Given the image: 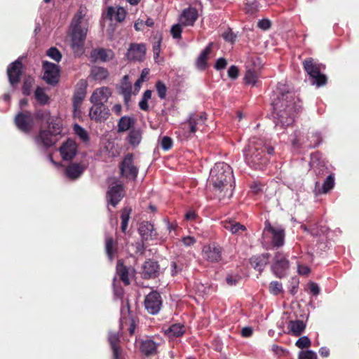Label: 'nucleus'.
Instances as JSON below:
<instances>
[{"instance_id":"f257e3e1","label":"nucleus","mask_w":359,"mask_h":359,"mask_svg":"<svg viewBox=\"0 0 359 359\" xmlns=\"http://www.w3.org/2000/svg\"><path fill=\"white\" fill-rule=\"evenodd\" d=\"M278 95L273 100L272 105L276 124L281 126H288L293 123L294 116L299 111L294 95L290 88L284 83L280 82L277 86Z\"/></svg>"},{"instance_id":"f03ea898","label":"nucleus","mask_w":359,"mask_h":359,"mask_svg":"<svg viewBox=\"0 0 359 359\" xmlns=\"http://www.w3.org/2000/svg\"><path fill=\"white\" fill-rule=\"evenodd\" d=\"M36 118L42 121H46L47 128H41L34 137L36 146L42 149H48L55 144L57 136L62 133V121L56 116H51L47 111H39Z\"/></svg>"},{"instance_id":"7ed1b4c3","label":"nucleus","mask_w":359,"mask_h":359,"mask_svg":"<svg viewBox=\"0 0 359 359\" xmlns=\"http://www.w3.org/2000/svg\"><path fill=\"white\" fill-rule=\"evenodd\" d=\"M209 182L219 197L229 198L234 187L231 168L225 163H216L210 170Z\"/></svg>"},{"instance_id":"20e7f679","label":"nucleus","mask_w":359,"mask_h":359,"mask_svg":"<svg viewBox=\"0 0 359 359\" xmlns=\"http://www.w3.org/2000/svg\"><path fill=\"white\" fill-rule=\"evenodd\" d=\"M264 142L252 139L244 151L247 163L255 169H262L266 164L267 159L264 157Z\"/></svg>"},{"instance_id":"39448f33","label":"nucleus","mask_w":359,"mask_h":359,"mask_svg":"<svg viewBox=\"0 0 359 359\" xmlns=\"http://www.w3.org/2000/svg\"><path fill=\"white\" fill-rule=\"evenodd\" d=\"M304 70L313 79V83L317 86H324L327 83V77L320 73V66L314 62L313 58H309L303 62Z\"/></svg>"},{"instance_id":"423d86ee","label":"nucleus","mask_w":359,"mask_h":359,"mask_svg":"<svg viewBox=\"0 0 359 359\" xmlns=\"http://www.w3.org/2000/svg\"><path fill=\"white\" fill-rule=\"evenodd\" d=\"M121 174L128 180H134L138 173V168L134 164L133 156L127 154L120 165Z\"/></svg>"},{"instance_id":"0eeeda50","label":"nucleus","mask_w":359,"mask_h":359,"mask_svg":"<svg viewBox=\"0 0 359 359\" xmlns=\"http://www.w3.org/2000/svg\"><path fill=\"white\" fill-rule=\"evenodd\" d=\"M88 31L71 29V46L74 52L78 55L83 53V46Z\"/></svg>"},{"instance_id":"6e6552de","label":"nucleus","mask_w":359,"mask_h":359,"mask_svg":"<svg viewBox=\"0 0 359 359\" xmlns=\"http://www.w3.org/2000/svg\"><path fill=\"white\" fill-rule=\"evenodd\" d=\"M289 267V262L285 258V256L280 252H277L273 257V262L271 266L272 271L274 274L281 278L285 275V271Z\"/></svg>"},{"instance_id":"1a4fd4ad","label":"nucleus","mask_w":359,"mask_h":359,"mask_svg":"<svg viewBox=\"0 0 359 359\" xmlns=\"http://www.w3.org/2000/svg\"><path fill=\"white\" fill-rule=\"evenodd\" d=\"M123 196V187L121 182L114 180L109 184L107 191V198L109 202L116 206Z\"/></svg>"},{"instance_id":"9d476101","label":"nucleus","mask_w":359,"mask_h":359,"mask_svg":"<svg viewBox=\"0 0 359 359\" xmlns=\"http://www.w3.org/2000/svg\"><path fill=\"white\" fill-rule=\"evenodd\" d=\"M86 14L87 8L85 6H80L72 20L71 29L88 31V20L86 18Z\"/></svg>"},{"instance_id":"9b49d317","label":"nucleus","mask_w":359,"mask_h":359,"mask_svg":"<svg viewBox=\"0 0 359 359\" xmlns=\"http://www.w3.org/2000/svg\"><path fill=\"white\" fill-rule=\"evenodd\" d=\"M264 231L271 233V242L273 247L279 248L284 244V230L279 227H274L271 225L269 221L265 222Z\"/></svg>"},{"instance_id":"f8f14e48","label":"nucleus","mask_w":359,"mask_h":359,"mask_svg":"<svg viewBox=\"0 0 359 359\" xmlns=\"http://www.w3.org/2000/svg\"><path fill=\"white\" fill-rule=\"evenodd\" d=\"M144 306L151 314H156L161 306V296L157 292H151L145 298Z\"/></svg>"},{"instance_id":"ddd939ff","label":"nucleus","mask_w":359,"mask_h":359,"mask_svg":"<svg viewBox=\"0 0 359 359\" xmlns=\"http://www.w3.org/2000/svg\"><path fill=\"white\" fill-rule=\"evenodd\" d=\"M43 79L49 84L57 82L59 76V68L55 64L43 62Z\"/></svg>"},{"instance_id":"4468645a","label":"nucleus","mask_w":359,"mask_h":359,"mask_svg":"<svg viewBox=\"0 0 359 359\" xmlns=\"http://www.w3.org/2000/svg\"><path fill=\"white\" fill-rule=\"evenodd\" d=\"M146 54V46L143 43H131L126 57L129 60L142 61Z\"/></svg>"},{"instance_id":"2eb2a0df","label":"nucleus","mask_w":359,"mask_h":359,"mask_svg":"<svg viewBox=\"0 0 359 359\" xmlns=\"http://www.w3.org/2000/svg\"><path fill=\"white\" fill-rule=\"evenodd\" d=\"M15 121L18 128L25 132L29 131L33 127V118L30 112L19 113Z\"/></svg>"},{"instance_id":"dca6fc26","label":"nucleus","mask_w":359,"mask_h":359,"mask_svg":"<svg viewBox=\"0 0 359 359\" xmlns=\"http://www.w3.org/2000/svg\"><path fill=\"white\" fill-rule=\"evenodd\" d=\"M111 95V91L108 87L97 88L90 97V102L93 104H104Z\"/></svg>"},{"instance_id":"f3484780","label":"nucleus","mask_w":359,"mask_h":359,"mask_svg":"<svg viewBox=\"0 0 359 359\" xmlns=\"http://www.w3.org/2000/svg\"><path fill=\"white\" fill-rule=\"evenodd\" d=\"M109 115V109L104 104H94L90 109L89 116L91 119L96 121H103L106 120Z\"/></svg>"},{"instance_id":"a211bd4d","label":"nucleus","mask_w":359,"mask_h":359,"mask_svg":"<svg viewBox=\"0 0 359 359\" xmlns=\"http://www.w3.org/2000/svg\"><path fill=\"white\" fill-rule=\"evenodd\" d=\"M22 67V62L16 60L8 67L7 74L11 85H15L19 82Z\"/></svg>"},{"instance_id":"6ab92c4d","label":"nucleus","mask_w":359,"mask_h":359,"mask_svg":"<svg viewBox=\"0 0 359 359\" xmlns=\"http://www.w3.org/2000/svg\"><path fill=\"white\" fill-rule=\"evenodd\" d=\"M203 257L211 262H217L221 259V248L215 245H207L203 250Z\"/></svg>"},{"instance_id":"aec40b11","label":"nucleus","mask_w":359,"mask_h":359,"mask_svg":"<svg viewBox=\"0 0 359 359\" xmlns=\"http://www.w3.org/2000/svg\"><path fill=\"white\" fill-rule=\"evenodd\" d=\"M114 57V53L111 50L104 48L93 49L90 53V58L93 62H107Z\"/></svg>"},{"instance_id":"412c9836","label":"nucleus","mask_w":359,"mask_h":359,"mask_svg":"<svg viewBox=\"0 0 359 359\" xmlns=\"http://www.w3.org/2000/svg\"><path fill=\"white\" fill-rule=\"evenodd\" d=\"M138 231L142 236V238L145 241L153 240L156 238L157 236L153 224L148 222H142L140 225Z\"/></svg>"},{"instance_id":"4be33fe9","label":"nucleus","mask_w":359,"mask_h":359,"mask_svg":"<svg viewBox=\"0 0 359 359\" xmlns=\"http://www.w3.org/2000/svg\"><path fill=\"white\" fill-rule=\"evenodd\" d=\"M76 144L72 140H68L60 148L61 155L65 160L72 159L76 154Z\"/></svg>"},{"instance_id":"5701e85b","label":"nucleus","mask_w":359,"mask_h":359,"mask_svg":"<svg viewBox=\"0 0 359 359\" xmlns=\"http://www.w3.org/2000/svg\"><path fill=\"white\" fill-rule=\"evenodd\" d=\"M198 17L196 9L190 8L185 10L180 17V22L184 26L193 25Z\"/></svg>"},{"instance_id":"b1692460","label":"nucleus","mask_w":359,"mask_h":359,"mask_svg":"<svg viewBox=\"0 0 359 359\" xmlns=\"http://www.w3.org/2000/svg\"><path fill=\"white\" fill-rule=\"evenodd\" d=\"M85 170V167L80 163H71L65 170L66 176L72 180L79 178Z\"/></svg>"},{"instance_id":"393cba45","label":"nucleus","mask_w":359,"mask_h":359,"mask_svg":"<svg viewBox=\"0 0 359 359\" xmlns=\"http://www.w3.org/2000/svg\"><path fill=\"white\" fill-rule=\"evenodd\" d=\"M206 117L203 114H194L190 116L188 121L189 128L191 133H194L200 129V127L205 123Z\"/></svg>"},{"instance_id":"a878e982","label":"nucleus","mask_w":359,"mask_h":359,"mask_svg":"<svg viewBox=\"0 0 359 359\" xmlns=\"http://www.w3.org/2000/svg\"><path fill=\"white\" fill-rule=\"evenodd\" d=\"M159 269L157 262L149 260L143 265L142 274L145 278H151L156 276Z\"/></svg>"},{"instance_id":"bb28decb","label":"nucleus","mask_w":359,"mask_h":359,"mask_svg":"<svg viewBox=\"0 0 359 359\" xmlns=\"http://www.w3.org/2000/svg\"><path fill=\"white\" fill-rule=\"evenodd\" d=\"M334 184V177L332 175H330L325 180L323 187H320L318 182L316 183L315 191L317 194H326L332 189Z\"/></svg>"},{"instance_id":"cd10ccee","label":"nucleus","mask_w":359,"mask_h":359,"mask_svg":"<svg viewBox=\"0 0 359 359\" xmlns=\"http://www.w3.org/2000/svg\"><path fill=\"white\" fill-rule=\"evenodd\" d=\"M109 76V72L107 69L95 66L92 67L90 76L92 79L97 81H102L106 79Z\"/></svg>"},{"instance_id":"c85d7f7f","label":"nucleus","mask_w":359,"mask_h":359,"mask_svg":"<svg viewBox=\"0 0 359 359\" xmlns=\"http://www.w3.org/2000/svg\"><path fill=\"white\" fill-rule=\"evenodd\" d=\"M269 254H263L259 257H253L250 259V264L252 267L259 271H262L264 266L268 263Z\"/></svg>"},{"instance_id":"c756f323","label":"nucleus","mask_w":359,"mask_h":359,"mask_svg":"<svg viewBox=\"0 0 359 359\" xmlns=\"http://www.w3.org/2000/svg\"><path fill=\"white\" fill-rule=\"evenodd\" d=\"M135 123V119L130 116L121 117L118 123V133H123L128 130L130 128L133 127Z\"/></svg>"},{"instance_id":"7c9ffc66","label":"nucleus","mask_w":359,"mask_h":359,"mask_svg":"<svg viewBox=\"0 0 359 359\" xmlns=\"http://www.w3.org/2000/svg\"><path fill=\"white\" fill-rule=\"evenodd\" d=\"M157 344L151 339H148L141 344V351L146 355H150L156 353Z\"/></svg>"},{"instance_id":"2f4dec72","label":"nucleus","mask_w":359,"mask_h":359,"mask_svg":"<svg viewBox=\"0 0 359 359\" xmlns=\"http://www.w3.org/2000/svg\"><path fill=\"white\" fill-rule=\"evenodd\" d=\"M128 142L133 147H137L142 140V131L140 129L132 128L128 135Z\"/></svg>"},{"instance_id":"473e14b6","label":"nucleus","mask_w":359,"mask_h":359,"mask_svg":"<svg viewBox=\"0 0 359 359\" xmlns=\"http://www.w3.org/2000/svg\"><path fill=\"white\" fill-rule=\"evenodd\" d=\"M107 15L111 18H114L117 21L122 22L126 18V11L122 7H118L116 10L113 7H109L108 8Z\"/></svg>"},{"instance_id":"72a5a7b5","label":"nucleus","mask_w":359,"mask_h":359,"mask_svg":"<svg viewBox=\"0 0 359 359\" xmlns=\"http://www.w3.org/2000/svg\"><path fill=\"white\" fill-rule=\"evenodd\" d=\"M184 332V328L180 324H174L165 330V334L169 338L178 337Z\"/></svg>"},{"instance_id":"f704fd0d","label":"nucleus","mask_w":359,"mask_h":359,"mask_svg":"<svg viewBox=\"0 0 359 359\" xmlns=\"http://www.w3.org/2000/svg\"><path fill=\"white\" fill-rule=\"evenodd\" d=\"M212 43H210L208 44V46L204 49V50L201 53V55L198 56L197 61H196V65L198 68L201 69H203L205 67L206 62H207V57L208 55L210 53L212 50Z\"/></svg>"},{"instance_id":"c9c22d12","label":"nucleus","mask_w":359,"mask_h":359,"mask_svg":"<svg viewBox=\"0 0 359 359\" xmlns=\"http://www.w3.org/2000/svg\"><path fill=\"white\" fill-rule=\"evenodd\" d=\"M305 324L302 320H297L290 321L288 325L290 331L295 336L300 335L305 329Z\"/></svg>"},{"instance_id":"e433bc0d","label":"nucleus","mask_w":359,"mask_h":359,"mask_svg":"<svg viewBox=\"0 0 359 359\" xmlns=\"http://www.w3.org/2000/svg\"><path fill=\"white\" fill-rule=\"evenodd\" d=\"M109 341L110 343L111 349L113 351V355L114 359L118 358V347L119 335L118 333L111 332L109 336Z\"/></svg>"},{"instance_id":"4c0bfd02","label":"nucleus","mask_w":359,"mask_h":359,"mask_svg":"<svg viewBox=\"0 0 359 359\" xmlns=\"http://www.w3.org/2000/svg\"><path fill=\"white\" fill-rule=\"evenodd\" d=\"M131 211H132V210L130 208H125L121 211V231L123 233L126 232V229H127V227H128V221H129L130 215L131 213Z\"/></svg>"},{"instance_id":"58836bf2","label":"nucleus","mask_w":359,"mask_h":359,"mask_svg":"<svg viewBox=\"0 0 359 359\" xmlns=\"http://www.w3.org/2000/svg\"><path fill=\"white\" fill-rule=\"evenodd\" d=\"M86 97V90L81 89L76 91L73 97V106L74 111H77L79 109L80 104Z\"/></svg>"},{"instance_id":"ea45409f","label":"nucleus","mask_w":359,"mask_h":359,"mask_svg":"<svg viewBox=\"0 0 359 359\" xmlns=\"http://www.w3.org/2000/svg\"><path fill=\"white\" fill-rule=\"evenodd\" d=\"M117 273L121 280L126 284L129 285L130 280L128 278V269L122 264L118 263L117 265Z\"/></svg>"},{"instance_id":"a19ab883","label":"nucleus","mask_w":359,"mask_h":359,"mask_svg":"<svg viewBox=\"0 0 359 359\" xmlns=\"http://www.w3.org/2000/svg\"><path fill=\"white\" fill-rule=\"evenodd\" d=\"M257 79L258 75L257 72L251 69L246 71L244 76V81L246 84L255 86L257 81Z\"/></svg>"},{"instance_id":"79ce46f5","label":"nucleus","mask_w":359,"mask_h":359,"mask_svg":"<svg viewBox=\"0 0 359 359\" xmlns=\"http://www.w3.org/2000/svg\"><path fill=\"white\" fill-rule=\"evenodd\" d=\"M116 243L111 237H107L105 241V248L108 257L111 259L114 253Z\"/></svg>"},{"instance_id":"37998d69","label":"nucleus","mask_w":359,"mask_h":359,"mask_svg":"<svg viewBox=\"0 0 359 359\" xmlns=\"http://www.w3.org/2000/svg\"><path fill=\"white\" fill-rule=\"evenodd\" d=\"M35 97L41 104H46L49 100L48 96L45 93L43 89L39 87L35 90Z\"/></svg>"},{"instance_id":"c03bdc74","label":"nucleus","mask_w":359,"mask_h":359,"mask_svg":"<svg viewBox=\"0 0 359 359\" xmlns=\"http://www.w3.org/2000/svg\"><path fill=\"white\" fill-rule=\"evenodd\" d=\"M121 325L123 326V324H127L128 320H129L130 318H133L130 313V307L128 304L127 303L126 305L123 306L121 309Z\"/></svg>"},{"instance_id":"a18cd8bd","label":"nucleus","mask_w":359,"mask_h":359,"mask_svg":"<svg viewBox=\"0 0 359 359\" xmlns=\"http://www.w3.org/2000/svg\"><path fill=\"white\" fill-rule=\"evenodd\" d=\"M74 130L83 142H87L88 141V135L85 129L76 124L74 127Z\"/></svg>"},{"instance_id":"49530a36","label":"nucleus","mask_w":359,"mask_h":359,"mask_svg":"<svg viewBox=\"0 0 359 359\" xmlns=\"http://www.w3.org/2000/svg\"><path fill=\"white\" fill-rule=\"evenodd\" d=\"M269 291L274 295H278L283 291L281 283L278 281H273L270 283Z\"/></svg>"},{"instance_id":"de8ad7c7","label":"nucleus","mask_w":359,"mask_h":359,"mask_svg":"<svg viewBox=\"0 0 359 359\" xmlns=\"http://www.w3.org/2000/svg\"><path fill=\"white\" fill-rule=\"evenodd\" d=\"M47 55L56 62H59L62 58L61 53L55 47L49 48Z\"/></svg>"},{"instance_id":"09e8293b","label":"nucleus","mask_w":359,"mask_h":359,"mask_svg":"<svg viewBox=\"0 0 359 359\" xmlns=\"http://www.w3.org/2000/svg\"><path fill=\"white\" fill-rule=\"evenodd\" d=\"M311 345V341L310 339L306 337H300L297 341H296V346L299 348H304L309 347Z\"/></svg>"},{"instance_id":"8fccbe9b","label":"nucleus","mask_w":359,"mask_h":359,"mask_svg":"<svg viewBox=\"0 0 359 359\" xmlns=\"http://www.w3.org/2000/svg\"><path fill=\"white\" fill-rule=\"evenodd\" d=\"M156 90L160 98L165 97L167 88L163 83L158 81L156 85Z\"/></svg>"},{"instance_id":"3c124183","label":"nucleus","mask_w":359,"mask_h":359,"mask_svg":"<svg viewBox=\"0 0 359 359\" xmlns=\"http://www.w3.org/2000/svg\"><path fill=\"white\" fill-rule=\"evenodd\" d=\"M299 359H317V355L312 351H302L299 354Z\"/></svg>"},{"instance_id":"603ef678","label":"nucleus","mask_w":359,"mask_h":359,"mask_svg":"<svg viewBox=\"0 0 359 359\" xmlns=\"http://www.w3.org/2000/svg\"><path fill=\"white\" fill-rule=\"evenodd\" d=\"M161 145L164 150H168L172 147V141L171 138L168 137H164L161 140Z\"/></svg>"},{"instance_id":"864d4df0","label":"nucleus","mask_w":359,"mask_h":359,"mask_svg":"<svg viewBox=\"0 0 359 359\" xmlns=\"http://www.w3.org/2000/svg\"><path fill=\"white\" fill-rule=\"evenodd\" d=\"M182 29L180 25H175L171 28V34L175 39L181 37Z\"/></svg>"},{"instance_id":"5fc2aeb1","label":"nucleus","mask_w":359,"mask_h":359,"mask_svg":"<svg viewBox=\"0 0 359 359\" xmlns=\"http://www.w3.org/2000/svg\"><path fill=\"white\" fill-rule=\"evenodd\" d=\"M32 83H33V79L32 78H29L25 81V83L23 84V87H22L23 93L25 95H29L30 88L32 85Z\"/></svg>"},{"instance_id":"6e6d98bb","label":"nucleus","mask_w":359,"mask_h":359,"mask_svg":"<svg viewBox=\"0 0 359 359\" xmlns=\"http://www.w3.org/2000/svg\"><path fill=\"white\" fill-rule=\"evenodd\" d=\"M228 76L233 79H235L238 76V69L236 66L232 65L228 70Z\"/></svg>"},{"instance_id":"4d7b16f0","label":"nucleus","mask_w":359,"mask_h":359,"mask_svg":"<svg viewBox=\"0 0 359 359\" xmlns=\"http://www.w3.org/2000/svg\"><path fill=\"white\" fill-rule=\"evenodd\" d=\"M226 60L223 58V57H221V58H219L215 65V67L217 69V70H220V69H224L225 67L226 66Z\"/></svg>"},{"instance_id":"13d9d810","label":"nucleus","mask_w":359,"mask_h":359,"mask_svg":"<svg viewBox=\"0 0 359 359\" xmlns=\"http://www.w3.org/2000/svg\"><path fill=\"white\" fill-rule=\"evenodd\" d=\"M182 271V267L178 266L176 262H173L170 264V273L172 276H175Z\"/></svg>"},{"instance_id":"bf43d9fd","label":"nucleus","mask_w":359,"mask_h":359,"mask_svg":"<svg viewBox=\"0 0 359 359\" xmlns=\"http://www.w3.org/2000/svg\"><path fill=\"white\" fill-rule=\"evenodd\" d=\"M271 26V22L269 20L264 19L259 20L258 22V27L264 30L268 29Z\"/></svg>"},{"instance_id":"052dcab7","label":"nucleus","mask_w":359,"mask_h":359,"mask_svg":"<svg viewBox=\"0 0 359 359\" xmlns=\"http://www.w3.org/2000/svg\"><path fill=\"white\" fill-rule=\"evenodd\" d=\"M226 280L228 285L232 286L235 285L238 283L239 278L237 276L229 275Z\"/></svg>"},{"instance_id":"680f3d73","label":"nucleus","mask_w":359,"mask_h":359,"mask_svg":"<svg viewBox=\"0 0 359 359\" xmlns=\"http://www.w3.org/2000/svg\"><path fill=\"white\" fill-rule=\"evenodd\" d=\"M182 243L185 246H191L196 243V239L192 236H186L182 238Z\"/></svg>"},{"instance_id":"e2e57ef3","label":"nucleus","mask_w":359,"mask_h":359,"mask_svg":"<svg viewBox=\"0 0 359 359\" xmlns=\"http://www.w3.org/2000/svg\"><path fill=\"white\" fill-rule=\"evenodd\" d=\"M236 222L233 221V220H225L224 222H222V224H223V226L229 230V231H231L233 230V224H236Z\"/></svg>"},{"instance_id":"0e129e2a","label":"nucleus","mask_w":359,"mask_h":359,"mask_svg":"<svg viewBox=\"0 0 359 359\" xmlns=\"http://www.w3.org/2000/svg\"><path fill=\"white\" fill-rule=\"evenodd\" d=\"M246 229L245 226L241 224L240 223L238 222H236V224H233V230L231 231V232L232 233H238L240 230L241 231H245Z\"/></svg>"},{"instance_id":"69168bd1","label":"nucleus","mask_w":359,"mask_h":359,"mask_svg":"<svg viewBox=\"0 0 359 359\" xmlns=\"http://www.w3.org/2000/svg\"><path fill=\"white\" fill-rule=\"evenodd\" d=\"M224 39L230 42H233L236 38V35H234L231 31H228L223 34Z\"/></svg>"},{"instance_id":"338daca9","label":"nucleus","mask_w":359,"mask_h":359,"mask_svg":"<svg viewBox=\"0 0 359 359\" xmlns=\"http://www.w3.org/2000/svg\"><path fill=\"white\" fill-rule=\"evenodd\" d=\"M241 334L244 337H249L252 334V329L250 327H245L241 330Z\"/></svg>"},{"instance_id":"774afa93","label":"nucleus","mask_w":359,"mask_h":359,"mask_svg":"<svg viewBox=\"0 0 359 359\" xmlns=\"http://www.w3.org/2000/svg\"><path fill=\"white\" fill-rule=\"evenodd\" d=\"M309 288H310L311 292L313 294L317 295L319 294L320 288L317 284H316L314 283H311L309 285Z\"/></svg>"}]
</instances>
